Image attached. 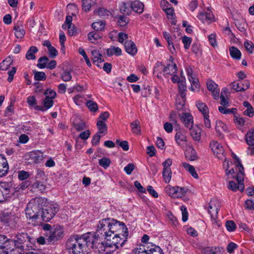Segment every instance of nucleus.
Listing matches in <instances>:
<instances>
[{
    "label": "nucleus",
    "instance_id": "052dcab7",
    "mask_svg": "<svg viewBox=\"0 0 254 254\" xmlns=\"http://www.w3.org/2000/svg\"><path fill=\"white\" fill-rule=\"evenodd\" d=\"M86 106L91 111L93 112H96L98 109L97 104L91 100H89L86 102Z\"/></svg>",
    "mask_w": 254,
    "mask_h": 254
},
{
    "label": "nucleus",
    "instance_id": "39448f33",
    "mask_svg": "<svg viewBox=\"0 0 254 254\" xmlns=\"http://www.w3.org/2000/svg\"><path fill=\"white\" fill-rule=\"evenodd\" d=\"M14 244L16 247L20 248V250L24 252V251L29 250V248L32 247L36 242L34 238L30 237L27 233L25 232L18 233L16 236V239L13 240Z\"/></svg>",
    "mask_w": 254,
    "mask_h": 254
},
{
    "label": "nucleus",
    "instance_id": "7ed1b4c3",
    "mask_svg": "<svg viewBox=\"0 0 254 254\" xmlns=\"http://www.w3.org/2000/svg\"><path fill=\"white\" fill-rule=\"evenodd\" d=\"M42 228L44 231L43 235L47 237V242L50 245H55L64 237V229L60 225H57L52 227L49 224H44Z\"/></svg>",
    "mask_w": 254,
    "mask_h": 254
},
{
    "label": "nucleus",
    "instance_id": "a19ab883",
    "mask_svg": "<svg viewBox=\"0 0 254 254\" xmlns=\"http://www.w3.org/2000/svg\"><path fill=\"white\" fill-rule=\"evenodd\" d=\"M148 244L139 246L133 250V254H149Z\"/></svg>",
    "mask_w": 254,
    "mask_h": 254
},
{
    "label": "nucleus",
    "instance_id": "6ab92c4d",
    "mask_svg": "<svg viewBox=\"0 0 254 254\" xmlns=\"http://www.w3.org/2000/svg\"><path fill=\"white\" fill-rule=\"evenodd\" d=\"M187 74L188 79L191 83L190 89L192 91H198L200 86L198 79L194 74L192 73L191 69L190 71L188 70Z\"/></svg>",
    "mask_w": 254,
    "mask_h": 254
},
{
    "label": "nucleus",
    "instance_id": "864d4df0",
    "mask_svg": "<svg viewBox=\"0 0 254 254\" xmlns=\"http://www.w3.org/2000/svg\"><path fill=\"white\" fill-rule=\"evenodd\" d=\"M97 126L98 129V133H105L107 130V127L104 121L98 120L97 123Z\"/></svg>",
    "mask_w": 254,
    "mask_h": 254
},
{
    "label": "nucleus",
    "instance_id": "bb28decb",
    "mask_svg": "<svg viewBox=\"0 0 254 254\" xmlns=\"http://www.w3.org/2000/svg\"><path fill=\"white\" fill-rule=\"evenodd\" d=\"M92 60L94 64L98 66H100V64L103 62L102 59V55L98 50H93L91 51Z\"/></svg>",
    "mask_w": 254,
    "mask_h": 254
},
{
    "label": "nucleus",
    "instance_id": "de8ad7c7",
    "mask_svg": "<svg viewBox=\"0 0 254 254\" xmlns=\"http://www.w3.org/2000/svg\"><path fill=\"white\" fill-rule=\"evenodd\" d=\"M163 3H164L167 4V7L164 8V10L165 11L166 14L167 15V17L168 19H173L174 18V9L171 6H170V4L166 0L163 1Z\"/></svg>",
    "mask_w": 254,
    "mask_h": 254
},
{
    "label": "nucleus",
    "instance_id": "20e7f679",
    "mask_svg": "<svg viewBox=\"0 0 254 254\" xmlns=\"http://www.w3.org/2000/svg\"><path fill=\"white\" fill-rule=\"evenodd\" d=\"M110 218L100 220L96 225V231L93 240H104L111 241L110 230Z\"/></svg>",
    "mask_w": 254,
    "mask_h": 254
},
{
    "label": "nucleus",
    "instance_id": "ea45409f",
    "mask_svg": "<svg viewBox=\"0 0 254 254\" xmlns=\"http://www.w3.org/2000/svg\"><path fill=\"white\" fill-rule=\"evenodd\" d=\"M38 51V49L36 47H30L26 54V58L28 60H35L36 58L35 54L37 53Z\"/></svg>",
    "mask_w": 254,
    "mask_h": 254
},
{
    "label": "nucleus",
    "instance_id": "9d476101",
    "mask_svg": "<svg viewBox=\"0 0 254 254\" xmlns=\"http://www.w3.org/2000/svg\"><path fill=\"white\" fill-rule=\"evenodd\" d=\"M187 189L179 186L172 187L170 185L167 186L165 188V192L171 197L174 198L182 197L186 195Z\"/></svg>",
    "mask_w": 254,
    "mask_h": 254
},
{
    "label": "nucleus",
    "instance_id": "49530a36",
    "mask_svg": "<svg viewBox=\"0 0 254 254\" xmlns=\"http://www.w3.org/2000/svg\"><path fill=\"white\" fill-rule=\"evenodd\" d=\"M196 105L199 111L202 113L203 116L209 113L208 108L205 103L198 101L196 102Z\"/></svg>",
    "mask_w": 254,
    "mask_h": 254
},
{
    "label": "nucleus",
    "instance_id": "09e8293b",
    "mask_svg": "<svg viewBox=\"0 0 254 254\" xmlns=\"http://www.w3.org/2000/svg\"><path fill=\"white\" fill-rule=\"evenodd\" d=\"M199 19L202 21L203 23L208 22L209 23L213 20V15L210 12H205L201 14L199 16Z\"/></svg>",
    "mask_w": 254,
    "mask_h": 254
},
{
    "label": "nucleus",
    "instance_id": "4be33fe9",
    "mask_svg": "<svg viewBox=\"0 0 254 254\" xmlns=\"http://www.w3.org/2000/svg\"><path fill=\"white\" fill-rule=\"evenodd\" d=\"M9 246H14L13 240L8 239L3 235H0V248L5 250Z\"/></svg>",
    "mask_w": 254,
    "mask_h": 254
},
{
    "label": "nucleus",
    "instance_id": "79ce46f5",
    "mask_svg": "<svg viewBox=\"0 0 254 254\" xmlns=\"http://www.w3.org/2000/svg\"><path fill=\"white\" fill-rule=\"evenodd\" d=\"M120 11L124 14L129 15L131 12V4L125 2L122 3L120 6Z\"/></svg>",
    "mask_w": 254,
    "mask_h": 254
},
{
    "label": "nucleus",
    "instance_id": "aec40b11",
    "mask_svg": "<svg viewBox=\"0 0 254 254\" xmlns=\"http://www.w3.org/2000/svg\"><path fill=\"white\" fill-rule=\"evenodd\" d=\"M9 166L4 156L0 154V177L5 176L8 171Z\"/></svg>",
    "mask_w": 254,
    "mask_h": 254
},
{
    "label": "nucleus",
    "instance_id": "2f4dec72",
    "mask_svg": "<svg viewBox=\"0 0 254 254\" xmlns=\"http://www.w3.org/2000/svg\"><path fill=\"white\" fill-rule=\"evenodd\" d=\"M82 8L85 12H89L91 7L96 3V0H82Z\"/></svg>",
    "mask_w": 254,
    "mask_h": 254
},
{
    "label": "nucleus",
    "instance_id": "8fccbe9b",
    "mask_svg": "<svg viewBox=\"0 0 254 254\" xmlns=\"http://www.w3.org/2000/svg\"><path fill=\"white\" fill-rule=\"evenodd\" d=\"M12 63L11 58L9 57H7L0 64V68L1 70H6L10 67Z\"/></svg>",
    "mask_w": 254,
    "mask_h": 254
},
{
    "label": "nucleus",
    "instance_id": "ddd939ff",
    "mask_svg": "<svg viewBox=\"0 0 254 254\" xmlns=\"http://www.w3.org/2000/svg\"><path fill=\"white\" fill-rule=\"evenodd\" d=\"M210 147L214 154L219 159L223 160L225 158V151L222 146L217 141L213 140L210 143Z\"/></svg>",
    "mask_w": 254,
    "mask_h": 254
},
{
    "label": "nucleus",
    "instance_id": "6e6d98bb",
    "mask_svg": "<svg viewBox=\"0 0 254 254\" xmlns=\"http://www.w3.org/2000/svg\"><path fill=\"white\" fill-rule=\"evenodd\" d=\"M105 22L103 20H100L94 22L92 24V28L96 31H101L104 29Z\"/></svg>",
    "mask_w": 254,
    "mask_h": 254
},
{
    "label": "nucleus",
    "instance_id": "423d86ee",
    "mask_svg": "<svg viewBox=\"0 0 254 254\" xmlns=\"http://www.w3.org/2000/svg\"><path fill=\"white\" fill-rule=\"evenodd\" d=\"M237 169L239 170L240 173L237 175V178H236V182L233 181H229L228 188L233 191H236L239 190L242 191L244 190V184L243 183L244 170L242 165L240 164L239 163L236 167V169Z\"/></svg>",
    "mask_w": 254,
    "mask_h": 254
},
{
    "label": "nucleus",
    "instance_id": "e433bc0d",
    "mask_svg": "<svg viewBox=\"0 0 254 254\" xmlns=\"http://www.w3.org/2000/svg\"><path fill=\"white\" fill-rule=\"evenodd\" d=\"M15 31L14 34L17 38L21 39L24 37L25 34V30L22 25H16L13 27Z\"/></svg>",
    "mask_w": 254,
    "mask_h": 254
},
{
    "label": "nucleus",
    "instance_id": "393cba45",
    "mask_svg": "<svg viewBox=\"0 0 254 254\" xmlns=\"http://www.w3.org/2000/svg\"><path fill=\"white\" fill-rule=\"evenodd\" d=\"M190 129V133L193 139L195 141H198L201 138V129L199 127L196 126L191 127Z\"/></svg>",
    "mask_w": 254,
    "mask_h": 254
},
{
    "label": "nucleus",
    "instance_id": "cd10ccee",
    "mask_svg": "<svg viewBox=\"0 0 254 254\" xmlns=\"http://www.w3.org/2000/svg\"><path fill=\"white\" fill-rule=\"evenodd\" d=\"M215 128L219 135H222L227 130V126L220 120L216 121Z\"/></svg>",
    "mask_w": 254,
    "mask_h": 254
},
{
    "label": "nucleus",
    "instance_id": "4c0bfd02",
    "mask_svg": "<svg viewBox=\"0 0 254 254\" xmlns=\"http://www.w3.org/2000/svg\"><path fill=\"white\" fill-rule=\"evenodd\" d=\"M144 4L139 1H135L131 4V10L138 13H141L143 10Z\"/></svg>",
    "mask_w": 254,
    "mask_h": 254
},
{
    "label": "nucleus",
    "instance_id": "1a4fd4ad",
    "mask_svg": "<svg viewBox=\"0 0 254 254\" xmlns=\"http://www.w3.org/2000/svg\"><path fill=\"white\" fill-rule=\"evenodd\" d=\"M109 230H110L111 236L113 234L128 233L127 228L124 223L111 218L110 229Z\"/></svg>",
    "mask_w": 254,
    "mask_h": 254
},
{
    "label": "nucleus",
    "instance_id": "473e14b6",
    "mask_svg": "<svg viewBox=\"0 0 254 254\" xmlns=\"http://www.w3.org/2000/svg\"><path fill=\"white\" fill-rule=\"evenodd\" d=\"M122 50L119 47L115 46H111L106 50V54L109 57L113 55L119 56L122 55Z\"/></svg>",
    "mask_w": 254,
    "mask_h": 254
},
{
    "label": "nucleus",
    "instance_id": "9b49d317",
    "mask_svg": "<svg viewBox=\"0 0 254 254\" xmlns=\"http://www.w3.org/2000/svg\"><path fill=\"white\" fill-rule=\"evenodd\" d=\"M172 164V160L170 158H168L162 163L163 166L162 175L166 183H169L172 178V171L170 168Z\"/></svg>",
    "mask_w": 254,
    "mask_h": 254
},
{
    "label": "nucleus",
    "instance_id": "13d9d810",
    "mask_svg": "<svg viewBox=\"0 0 254 254\" xmlns=\"http://www.w3.org/2000/svg\"><path fill=\"white\" fill-rule=\"evenodd\" d=\"M33 73L36 80L44 81L46 80V76L44 72L34 71Z\"/></svg>",
    "mask_w": 254,
    "mask_h": 254
},
{
    "label": "nucleus",
    "instance_id": "f3484780",
    "mask_svg": "<svg viewBox=\"0 0 254 254\" xmlns=\"http://www.w3.org/2000/svg\"><path fill=\"white\" fill-rule=\"evenodd\" d=\"M174 59L172 56H170L169 59L170 63L167 64V66L164 65V75L168 77L169 75L176 74L177 71V67L175 64L173 63Z\"/></svg>",
    "mask_w": 254,
    "mask_h": 254
},
{
    "label": "nucleus",
    "instance_id": "3c124183",
    "mask_svg": "<svg viewBox=\"0 0 254 254\" xmlns=\"http://www.w3.org/2000/svg\"><path fill=\"white\" fill-rule=\"evenodd\" d=\"M230 54L231 56L236 60H240L241 57L240 51L235 47H232L230 48Z\"/></svg>",
    "mask_w": 254,
    "mask_h": 254
},
{
    "label": "nucleus",
    "instance_id": "72a5a7b5",
    "mask_svg": "<svg viewBox=\"0 0 254 254\" xmlns=\"http://www.w3.org/2000/svg\"><path fill=\"white\" fill-rule=\"evenodd\" d=\"M131 130L133 134L140 135L141 134V127L140 122L138 120H135L130 123Z\"/></svg>",
    "mask_w": 254,
    "mask_h": 254
},
{
    "label": "nucleus",
    "instance_id": "603ef678",
    "mask_svg": "<svg viewBox=\"0 0 254 254\" xmlns=\"http://www.w3.org/2000/svg\"><path fill=\"white\" fill-rule=\"evenodd\" d=\"M88 39L89 40L93 43H97L99 42V40H100L101 38V37L96 32H91L88 35Z\"/></svg>",
    "mask_w": 254,
    "mask_h": 254
},
{
    "label": "nucleus",
    "instance_id": "f257e3e1",
    "mask_svg": "<svg viewBox=\"0 0 254 254\" xmlns=\"http://www.w3.org/2000/svg\"><path fill=\"white\" fill-rule=\"evenodd\" d=\"M66 247L71 254H87L91 248H94V240L89 236L74 235L68 239Z\"/></svg>",
    "mask_w": 254,
    "mask_h": 254
},
{
    "label": "nucleus",
    "instance_id": "4d7b16f0",
    "mask_svg": "<svg viewBox=\"0 0 254 254\" xmlns=\"http://www.w3.org/2000/svg\"><path fill=\"white\" fill-rule=\"evenodd\" d=\"M186 91L179 92V95L177 97V103H179L183 107L186 101Z\"/></svg>",
    "mask_w": 254,
    "mask_h": 254
},
{
    "label": "nucleus",
    "instance_id": "a878e982",
    "mask_svg": "<svg viewBox=\"0 0 254 254\" xmlns=\"http://www.w3.org/2000/svg\"><path fill=\"white\" fill-rule=\"evenodd\" d=\"M163 35L164 38L167 42L169 50L172 54H174L176 52V50L172 42V38L171 35L168 32L164 31L163 32Z\"/></svg>",
    "mask_w": 254,
    "mask_h": 254
},
{
    "label": "nucleus",
    "instance_id": "69168bd1",
    "mask_svg": "<svg viewBox=\"0 0 254 254\" xmlns=\"http://www.w3.org/2000/svg\"><path fill=\"white\" fill-rule=\"evenodd\" d=\"M117 144L119 145L124 151H127L129 149V146L128 142L126 140L121 141L119 139H117L116 141Z\"/></svg>",
    "mask_w": 254,
    "mask_h": 254
},
{
    "label": "nucleus",
    "instance_id": "f8f14e48",
    "mask_svg": "<svg viewBox=\"0 0 254 254\" xmlns=\"http://www.w3.org/2000/svg\"><path fill=\"white\" fill-rule=\"evenodd\" d=\"M220 207V202L218 199L213 198L210 200L208 208V212L210 215L211 218H217Z\"/></svg>",
    "mask_w": 254,
    "mask_h": 254
},
{
    "label": "nucleus",
    "instance_id": "bf43d9fd",
    "mask_svg": "<svg viewBox=\"0 0 254 254\" xmlns=\"http://www.w3.org/2000/svg\"><path fill=\"white\" fill-rule=\"evenodd\" d=\"M111 163V160L106 157H104L99 160V165L105 169L110 166Z\"/></svg>",
    "mask_w": 254,
    "mask_h": 254
},
{
    "label": "nucleus",
    "instance_id": "58836bf2",
    "mask_svg": "<svg viewBox=\"0 0 254 254\" xmlns=\"http://www.w3.org/2000/svg\"><path fill=\"white\" fill-rule=\"evenodd\" d=\"M12 247L9 246L5 250H1L0 252L1 251V254H22V253H25V251H24V252L22 251L20 252V248L16 247L15 248H13Z\"/></svg>",
    "mask_w": 254,
    "mask_h": 254
},
{
    "label": "nucleus",
    "instance_id": "680f3d73",
    "mask_svg": "<svg viewBox=\"0 0 254 254\" xmlns=\"http://www.w3.org/2000/svg\"><path fill=\"white\" fill-rule=\"evenodd\" d=\"M49 61V59L46 57H43L40 58L38 60V64H37V66L40 68H44L46 66V64Z\"/></svg>",
    "mask_w": 254,
    "mask_h": 254
},
{
    "label": "nucleus",
    "instance_id": "f03ea898",
    "mask_svg": "<svg viewBox=\"0 0 254 254\" xmlns=\"http://www.w3.org/2000/svg\"><path fill=\"white\" fill-rule=\"evenodd\" d=\"M42 200V198L39 197L31 200L25 210L27 222L32 226H37L41 223L40 214Z\"/></svg>",
    "mask_w": 254,
    "mask_h": 254
},
{
    "label": "nucleus",
    "instance_id": "2eb2a0df",
    "mask_svg": "<svg viewBox=\"0 0 254 254\" xmlns=\"http://www.w3.org/2000/svg\"><path fill=\"white\" fill-rule=\"evenodd\" d=\"M128 233L114 234V236L112 239V243L115 246H118V249L122 247L127 241Z\"/></svg>",
    "mask_w": 254,
    "mask_h": 254
},
{
    "label": "nucleus",
    "instance_id": "c85d7f7f",
    "mask_svg": "<svg viewBox=\"0 0 254 254\" xmlns=\"http://www.w3.org/2000/svg\"><path fill=\"white\" fill-rule=\"evenodd\" d=\"M234 158H235L236 159V162H235V164H236V167H235V169H234V168H232L231 170H228L226 173V174L229 176L230 175H232V178H234V179H236L237 178V175L240 173L239 172V170L238 169H236V167H237L238 165L239 164V163H240V164H241V163H240V159L236 157V156L234 154Z\"/></svg>",
    "mask_w": 254,
    "mask_h": 254
},
{
    "label": "nucleus",
    "instance_id": "5701e85b",
    "mask_svg": "<svg viewBox=\"0 0 254 254\" xmlns=\"http://www.w3.org/2000/svg\"><path fill=\"white\" fill-rule=\"evenodd\" d=\"M43 106H35L34 108L37 111H45L51 108L53 105V100L50 98H45L43 102Z\"/></svg>",
    "mask_w": 254,
    "mask_h": 254
},
{
    "label": "nucleus",
    "instance_id": "c03bdc74",
    "mask_svg": "<svg viewBox=\"0 0 254 254\" xmlns=\"http://www.w3.org/2000/svg\"><path fill=\"white\" fill-rule=\"evenodd\" d=\"M149 254H164L162 249L155 245L148 244Z\"/></svg>",
    "mask_w": 254,
    "mask_h": 254
},
{
    "label": "nucleus",
    "instance_id": "774afa93",
    "mask_svg": "<svg viewBox=\"0 0 254 254\" xmlns=\"http://www.w3.org/2000/svg\"><path fill=\"white\" fill-rule=\"evenodd\" d=\"M245 47L246 50L250 54L252 53L254 51V45L251 41H246L244 43Z\"/></svg>",
    "mask_w": 254,
    "mask_h": 254
},
{
    "label": "nucleus",
    "instance_id": "e2e57ef3",
    "mask_svg": "<svg viewBox=\"0 0 254 254\" xmlns=\"http://www.w3.org/2000/svg\"><path fill=\"white\" fill-rule=\"evenodd\" d=\"M71 78L72 76L71 75L70 72L67 70H64L61 74L62 79L65 82L70 81Z\"/></svg>",
    "mask_w": 254,
    "mask_h": 254
},
{
    "label": "nucleus",
    "instance_id": "412c9836",
    "mask_svg": "<svg viewBox=\"0 0 254 254\" xmlns=\"http://www.w3.org/2000/svg\"><path fill=\"white\" fill-rule=\"evenodd\" d=\"M207 89L211 91L212 95L215 99H217L219 97V89L218 88V85L213 80H209L207 81Z\"/></svg>",
    "mask_w": 254,
    "mask_h": 254
},
{
    "label": "nucleus",
    "instance_id": "37998d69",
    "mask_svg": "<svg viewBox=\"0 0 254 254\" xmlns=\"http://www.w3.org/2000/svg\"><path fill=\"white\" fill-rule=\"evenodd\" d=\"M246 140L249 145H254V129H250L246 134Z\"/></svg>",
    "mask_w": 254,
    "mask_h": 254
},
{
    "label": "nucleus",
    "instance_id": "4468645a",
    "mask_svg": "<svg viewBox=\"0 0 254 254\" xmlns=\"http://www.w3.org/2000/svg\"><path fill=\"white\" fill-rule=\"evenodd\" d=\"M13 187L14 183L12 182H1L0 183V189L5 195V197H6L7 199L13 195Z\"/></svg>",
    "mask_w": 254,
    "mask_h": 254
},
{
    "label": "nucleus",
    "instance_id": "338daca9",
    "mask_svg": "<svg viewBox=\"0 0 254 254\" xmlns=\"http://www.w3.org/2000/svg\"><path fill=\"white\" fill-rule=\"evenodd\" d=\"M29 177V173L25 171H20L18 172V178L21 181H24L28 179Z\"/></svg>",
    "mask_w": 254,
    "mask_h": 254
},
{
    "label": "nucleus",
    "instance_id": "f704fd0d",
    "mask_svg": "<svg viewBox=\"0 0 254 254\" xmlns=\"http://www.w3.org/2000/svg\"><path fill=\"white\" fill-rule=\"evenodd\" d=\"M94 13L104 18H107L111 14L109 10L104 7L98 8L94 11Z\"/></svg>",
    "mask_w": 254,
    "mask_h": 254
},
{
    "label": "nucleus",
    "instance_id": "5fc2aeb1",
    "mask_svg": "<svg viewBox=\"0 0 254 254\" xmlns=\"http://www.w3.org/2000/svg\"><path fill=\"white\" fill-rule=\"evenodd\" d=\"M228 106H219L218 107L219 111L223 114H235L237 112L236 108L227 109Z\"/></svg>",
    "mask_w": 254,
    "mask_h": 254
},
{
    "label": "nucleus",
    "instance_id": "a211bd4d",
    "mask_svg": "<svg viewBox=\"0 0 254 254\" xmlns=\"http://www.w3.org/2000/svg\"><path fill=\"white\" fill-rule=\"evenodd\" d=\"M179 117L186 127L190 128L192 127L193 124V117L190 114L183 113L179 115Z\"/></svg>",
    "mask_w": 254,
    "mask_h": 254
},
{
    "label": "nucleus",
    "instance_id": "c9c22d12",
    "mask_svg": "<svg viewBox=\"0 0 254 254\" xmlns=\"http://www.w3.org/2000/svg\"><path fill=\"white\" fill-rule=\"evenodd\" d=\"M185 156L186 158L190 161H194L197 158L196 151L191 147L187 149L185 152Z\"/></svg>",
    "mask_w": 254,
    "mask_h": 254
},
{
    "label": "nucleus",
    "instance_id": "a18cd8bd",
    "mask_svg": "<svg viewBox=\"0 0 254 254\" xmlns=\"http://www.w3.org/2000/svg\"><path fill=\"white\" fill-rule=\"evenodd\" d=\"M183 166L184 167V168L187 171L189 172V173L191 175V176L193 178H194L195 179H197L198 178V176L197 174L196 173L193 166L190 165L189 164H188L187 163H183Z\"/></svg>",
    "mask_w": 254,
    "mask_h": 254
},
{
    "label": "nucleus",
    "instance_id": "6e6552de",
    "mask_svg": "<svg viewBox=\"0 0 254 254\" xmlns=\"http://www.w3.org/2000/svg\"><path fill=\"white\" fill-rule=\"evenodd\" d=\"M59 207L57 204H49L42 209L41 218L45 222H48L53 219L59 211Z\"/></svg>",
    "mask_w": 254,
    "mask_h": 254
},
{
    "label": "nucleus",
    "instance_id": "7c9ffc66",
    "mask_svg": "<svg viewBox=\"0 0 254 254\" xmlns=\"http://www.w3.org/2000/svg\"><path fill=\"white\" fill-rule=\"evenodd\" d=\"M175 139L179 145H184L187 142V136L181 131L177 132Z\"/></svg>",
    "mask_w": 254,
    "mask_h": 254
},
{
    "label": "nucleus",
    "instance_id": "0eeeda50",
    "mask_svg": "<svg viewBox=\"0 0 254 254\" xmlns=\"http://www.w3.org/2000/svg\"><path fill=\"white\" fill-rule=\"evenodd\" d=\"M102 240H94V248L100 254H111L118 249V246H115L110 241L104 243Z\"/></svg>",
    "mask_w": 254,
    "mask_h": 254
},
{
    "label": "nucleus",
    "instance_id": "b1692460",
    "mask_svg": "<svg viewBox=\"0 0 254 254\" xmlns=\"http://www.w3.org/2000/svg\"><path fill=\"white\" fill-rule=\"evenodd\" d=\"M125 47L126 52L132 55H135L137 51V48L133 42L131 40L126 41L125 43Z\"/></svg>",
    "mask_w": 254,
    "mask_h": 254
},
{
    "label": "nucleus",
    "instance_id": "c756f323",
    "mask_svg": "<svg viewBox=\"0 0 254 254\" xmlns=\"http://www.w3.org/2000/svg\"><path fill=\"white\" fill-rule=\"evenodd\" d=\"M164 65L162 62H157L153 68L154 74L156 75L158 78H160L161 77V74L162 73H164Z\"/></svg>",
    "mask_w": 254,
    "mask_h": 254
},
{
    "label": "nucleus",
    "instance_id": "dca6fc26",
    "mask_svg": "<svg viewBox=\"0 0 254 254\" xmlns=\"http://www.w3.org/2000/svg\"><path fill=\"white\" fill-rule=\"evenodd\" d=\"M250 83L248 80L243 81H234L230 84V86L236 92L244 91L250 87Z\"/></svg>",
    "mask_w": 254,
    "mask_h": 254
},
{
    "label": "nucleus",
    "instance_id": "0e129e2a",
    "mask_svg": "<svg viewBox=\"0 0 254 254\" xmlns=\"http://www.w3.org/2000/svg\"><path fill=\"white\" fill-rule=\"evenodd\" d=\"M225 226L226 227L227 230L229 232H233L236 228V224L234 223V221H233L232 220L227 221L226 222Z\"/></svg>",
    "mask_w": 254,
    "mask_h": 254
}]
</instances>
